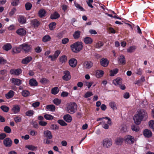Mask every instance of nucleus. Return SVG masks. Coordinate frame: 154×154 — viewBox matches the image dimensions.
Masks as SVG:
<instances>
[{"label":"nucleus","instance_id":"nucleus-1","mask_svg":"<svg viewBox=\"0 0 154 154\" xmlns=\"http://www.w3.org/2000/svg\"><path fill=\"white\" fill-rule=\"evenodd\" d=\"M148 117L147 114L143 110L138 111L136 114L133 117L134 122L137 125H139L143 118L146 119Z\"/></svg>","mask_w":154,"mask_h":154},{"label":"nucleus","instance_id":"nucleus-2","mask_svg":"<svg viewBox=\"0 0 154 154\" xmlns=\"http://www.w3.org/2000/svg\"><path fill=\"white\" fill-rule=\"evenodd\" d=\"M77 108V106L75 103L70 102L66 104L65 110L67 113L73 114L76 111Z\"/></svg>","mask_w":154,"mask_h":154},{"label":"nucleus","instance_id":"nucleus-3","mask_svg":"<svg viewBox=\"0 0 154 154\" xmlns=\"http://www.w3.org/2000/svg\"><path fill=\"white\" fill-rule=\"evenodd\" d=\"M83 47V44L79 42H76L70 45L72 51L75 53L80 51L82 49Z\"/></svg>","mask_w":154,"mask_h":154},{"label":"nucleus","instance_id":"nucleus-4","mask_svg":"<svg viewBox=\"0 0 154 154\" xmlns=\"http://www.w3.org/2000/svg\"><path fill=\"white\" fill-rule=\"evenodd\" d=\"M100 124L101 125L103 128L106 129H108L109 126L112 125V122L110 118L106 117L104 118V119L102 121L100 122Z\"/></svg>","mask_w":154,"mask_h":154},{"label":"nucleus","instance_id":"nucleus-5","mask_svg":"<svg viewBox=\"0 0 154 154\" xmlns=\"http://www.w3.org/2000/svg\"><path fill=\"white\" fill-rule=\"evenodd\" d=\"M101 143L104 148H108L111 147L112 144V142L111 139L106 138L102 140Z\"/></svg>","mask_w":154,"mask_h":154},{"label":"nucleus","instance_id":"nucleus-6","mask_svg":"<svg viewBox=\"0 0 154 154\" xmlns=\"http://www.w3.org/2000/svg\"><path fill=\"white\" fill-rule=\"evenodd\" d=\"M124 140L125 143L128 144H133L135 141L134 138L130 135L125 136L124 138Z\"/></svg>","mask_w":154,"mask_h":154},{"label":"nucleus","instance_id":"nucleus-7","mask_svg":"<svg viewBox=\"0 0 154 154\" xmlns=\"http://www.w3.org/2000/svg\"><path fill=\"white\" fill-rule=\"evenodd\" d=\"M21 47L22 48V49L25 53H27L29 51L31 50L32 48L30 45H28L26 43L21 45Z\"/></svg>","mask_w":154,"mask_h":154},{"label":"nucleus","instance_id":"nucleus-8","mask_svg":"<svg viewBox=\"0 0 154 154\" xmlns=\"http://www.w3.org/2000/svg\"><path fill=\"white\" fill-rule=\"evenodd\" d=\"M16 32L17 34L21 36L25 35L26 33V30L24 28H19L16 30Z\"/></svg>","mask_w":154,"mask_h":154},{"label":"nucleus","instance_id":"nucleus-9","mask_svg":"<svg viewBox=\"0 0 154 154\" xmlns=\"http://www.w3.org/2000/svg\"><path fill=\"white\" fill-rule=\"evenodd\" d=\"M64 75L63 76V79L66 81L69 80L71 78V76L69 72L68 71H65L63 72Z\"/></svg>","mask_w":154,"mask_h":154},{"label":"nucleus","instance_id":"nucleus-10","mask_svg":"<svg viewBox=\"0 0 154 154\" xmlns=\"http://www.w3.org/2000/svg\"><path fill=\"white\" fill-rule=\"evenodd\" d=\"M118 61L119 63L121 65H124L126 63L125 57L123 55H121L118 57Z\"/></svg>","mask_w":154,"mask_h":154},{"label":"nucleus","instance_id":"nucleus-11","mask_svg":"<svg viewBox=\"0 0 154 154\" xmlns=\"http://www.w3.org/2000/svg\"><path fill=\"white\" fill-rule=\"evenodd\" d=\"M124 139L121 137L116 138L115 140L114 143L117 146L121 145L123 143Z\"/></svg>","mask_w":154,"mask_h":154},{"label":"nucleus","instance_id":"nucleus-12","mask_svg":"<svg viewBox=\"0 0 154 154\" xmlns=\"http://www.w3.org/2000/svg\"><path fill=\"white\" fill-rule=\"evenodd\" d=\"M11 81L14 84L17 86H19L22 83V81L18 79L12 78Z\"/></svg>","mask_w":154,"mask_h":154},{"label":"nucleus","instance_id":"nucleus-13","mask_svg":"<svg viewBox=\"0 0 154 154\" xmlns=\"http://www.w3.org/2000/svg\"><path fill=\"white\" fill-rule=\"evenodd\" d=\"M69 63L71 67H75L77 65V61L75 59L72 58L69 60Z\"/></svg>","mask_w":154,"mask_h":154},{"label":"nucleus","instance_id":"nucleus-14","mask_svg":"<svg viewBox=\"0 0 154 154\" xmlns=\"http://www.w3.org/2000/svg\"><path fill=\"white\" fill-rule=\"evenodd\" d=\"M44 137L48 139H51L53 137L52 135L51 132L49 130H46L44 131Z\"/></svg>","mask_w":154,"mask_h":154},{"label":"nucleus","instance_id":"nucleus-15","mask_svg":"<svg viewBox=\"0 0 154 154\" xmlns=\"http://www.w3.org/2000/svg\"><path fill=\"white\" fill-rule=\"evenodd\" d=\"M4 144L6 146L9 147L11 145L12 141L10 139L6 138L4 140Z\"/></svg>","mask_w":154,"mask_h":154},{"label":"nucleus","instance_id":"nucleus-16","mask_svg":"<svg viewBox=\"0 0 154 154\" xmlns=\"http://www.w3.org/2000/svg\"><path fill=\"white\" fill-rule=\"evenodd\" d=\"M22 70L20 69H12L10 70V73L11 74H14L16 75H18L22 72Z\"/></svg>","mask_w":154,"mask_h":154},{"label":"nucleus","instance_id":"nucleus-17","mask_svg":"<svg viewBox=\"0 0 154 154\" xmlns=\"http://www.w3.org/2000/svg\"><path fill=\"white\" fill-rule=\"evenodd\" d=\"M20 106L18 105H14L13 106L12 108V111L14 114L18 113L20 111Z\"/></svg>","mask_w":154,"mask_h":154},{"label":"nucleus","instance_id":"nucleus-18","mask_svg":"<svg viewBox=\"0 0 154 154\" xmlns=\"http://www.w3.org/2000/svg\"><path fill=\"white\" fill-rule=\"evenodd\" d=\"M83 66L85 68L89 69L93 66V63L91 61H86L84 62Z\"/></svg>","mask_w":154,"mask_h":154},{"label":"nucleus","instance_id":"nucleus-19","mask_svg":"<svg viewBox=\"0 0 154 154\" xmlns=\"http://www.w3.org/2000/svg\"><path fill=\"white\" fill-rule=\"evenodd\" d=\"M22 49V48L21 47V45H20L19 47H14L13 48L12 52L13 54L19 53L20 52Z\"/></svg>","mask_w":154,"mask_h":154},{"label":"nucleus","instance_id":"nucleus-20","mask_svg":"<svg viewBox=\"0 0 154 154\" xmlns=\"http://www.w3.org/2000/svg\"><path fill=\"white\" fill-rule=\"evenodd\" d=\"M122 80L120 78H117L116 79H115L113 81V84L114 85L118 86L122 84Z\"/></svg>","mask_w":154,"mask_h":154},{"label":"nucleus","instance_id":"nucleus-21","mask_svg":"<svg viewBox=\"0 0 154 154\" xmlns=\"http://www.w3.org/2000/svg\"><path fill=\"white\" fill-rule=\"evenodd\" d=\"M143 134L145 137H150L152 136L151 132L148 129H146L144 131Z\"/></svg>","mask_w":154,"mask_h":154},{"label":"nucleus","instance_id":"nucleus-22","mask_svg":"<svg viewBox=\"0 0 154 154\" xmlns=\"http://www.w3.org/2000/svg\"><path fill=\"white\" fill-rule=\"evenodd\" d=\"M32 57L30 56H28L22 60V63L23 64H26L29 63L32 60Z\"/></svg>","mask_w":154,"mask_h":154},{"label":"nucleus","instance_id":"nucleus-23","mask_svg":"<svg viewBox=\"0 0 154 154\" xmlns=\"http://www.w3.org/2000/svg\"><path fill=\"white\" fill-rule=\"evenodd\" d=\"M18 20L20 23L23 24L26 23V19L23 16H19L18 18Z\"/></svg>","mask_w":154,"mask_h":154},{"label":"nucleus","instance_id":"nucleus-24","mask_svg":"<svg viewBox=\"0 0 154 154\" xmlns=\"http://www.w3.org/2000/svg\"><path fill=\"white\" fill-rule=\"evenodd\" d=\"M63 118L64 120L67 122H71L72 120V116L68 114L64 115Z\"/></svg>","mask_w":154,"mask_h":154},{"label":"nucleus","instance_id":"nucleus-25","mask_svg":"<svg viewBox=\"0 0 154 154\" xmlns=\"http://www.w3.org/2000/svg\"><path fill=\"white\" fill-rule=\"evenodd\" d=\"M31 24L34 27H37L39 26L40 23L37 19H34L31 21Z\"/></svg>","mask_w":154,"mask_h":154},{"label":"nucleus","instance_id":"nucleus-26","mask_svg":"<svg viewBox=\"0 0 154 154\" xmlns=\"http://www.w3.org/2000/svg\"><path fill=\"white\" fill-rule=\"evenodd\" d=\"M26 148H27L29 150L32 151H36L38 149V147L32 145H28L26 146Z\"/></svg>","mask_w":154,"mask_h":154},{"label":"nucleus","instance_id":"nucleus-27","mask_svg":"<svg viewBox=\"0 0 154 154\" xmlns=\"http://www.w3.org/2000/svg\"><path fill=\"white\" fill-rule=\"evenodd\" d=\"M46 12L44 9H41L39 11L38 14L40 17L42 18L46 15Z\"/></svg>","mask_w":154,"mask_h":154},{"label":"nucleus","instance_id":"nucleus-28","mask_svg":"<svg viewBox=\"0 0 154 154\" xmlns=\"http://www.w3.org/2000/svg\"><path fill=\"white\" fill-rule=\"evenodd\" d=\"M101 65L104 67L107 66L109 63L108 60L106 59H102L100 61Z\"/></svg>","mask_w":154,"mask_h":154},{"label":"nucleus","instance_id":"nucleus-29","mask_svg":"<svg viewBox=\"0 0 154 154\" xmlns=\"http://www.w3.org/2000/svg\"><path fill=\"white\" fill-rule=\"evenodd\" d=\"M46 109L47 110L54 112L55 110V107L53 105H49L46 106Z\"/></svg>","mask_w":154,"mask_h":154},{"label":"nucleus","instance_id":"nucleus-30","mask_svg":"<svg viewBox=\"0 0 154 154\" xmlns=\"http://www.w3.org/2000/svg\"><path fill=\"white\" fill-rule=\"evenodd\" d=\"M84 41L85 44H90L93 42L92 39L89 37H86L84 39Z\"/></svg>","mask_w":154,"mask_h":154},{"label":"nucleus","instance_id":"nucleus-31","mask_svg":"<svg viewBox=\"0 0 154 154\" xmlns=\"http://www.w3.org/2000/svg\"><path fill=\"white\" fill-rule=\"evenodd\" d=\"M109 105L110 107L113 110H117V108L116 106V103L114 101H112L110 102Z\"/></svg>","mask_w":154,"mask_h":154},{"label":"nucleus","instance_id":"nucleus-32","mask_svg":"<svg viewBox=\"0 0 154 154\" xmlns=\"http://www.w3.org/2000/svg\"><path fill=\"white\" fill-rule=\"evenodd\" d=\"M60 16V15L57 12H55L51 15L50 18L52 19H56L58 18Z\"/></svg>","mask_w":154,"mask_h":154},{"label":"nucleus","instance_id":"nucleus-33","mask_svg":"<svg viewBox=\"0 0 154 154\" xmlns=\"http://www.w3.org/2000/svg\"><path fill=\"white\" fill-rule=\"evenodd\" d=\"M14 95V92L12 90L10 91L5 95L7 99H10L12 98Z\"/></svg>","mask_w":154,"mask_h":154},{"label":"nucleus","instance_id":"nucleus-34","mask_svg":"<svg viewBox=\"0 0 154 154\" xmlns=\"http://www.w3.org/2000/svg\"><path fill=\"white\" fill-rule=\"evenodd\" d=\"M67 61V57L65 55H63L59 58V61L62 63H65Z\"/></svg>","mask_w":154,"mask_h":154},{"label":"nucleus","instance_id":"nucleus-35","mask_svg":"<svg viewBox=\"0 0 154 154\" xmlns=\"http://www.w3.org/2000/svg\"><path fill=\"white\" fill-rule=\"evenodd\" d=\"M104 73V72L101 70H97L96 72V76L97 78L101 77L103 76Z\"/></svg>","mask_w":154,"mask_h":154},{"label":"nucleus","instance_id":"nucleus-36","mask_svg":"<svg viewBox=\"0 0 154 154\" xmlns=\"http://www.w3.org/2000/svg\"><path fill=\"white\" fill-rule=\"evenodd\" d=\"M12 48V46L9 43H7L4 45L3 47V49L8 51L10 50Z\"/></svg>","mask_w":154,"mask_h":154},{"label":"nucleus","instance_id":"nucleus-37","mask_svg":"<svg viewBox=\"0 0 154 154\" xmlns=\"http://www.w3.org/2000/svg\"><path fill=\"white\" fill-rule=\"evenodd\" d=\"M29 84L31 86H35L38 85L37 82L36 80L34 79H31L29 81Z\"/></svg>","mask_w":154,"mask_h":154},{"label":"nucleus","instance_id":"nucleus-38","mask_svg":"<svg viewBox=\"0 0 154 154\" xmlns=\"http://www.w3.org/2000/svg\"><path fill=\"white\" fill-rule=\"evenodd\" d=\"M59 89L57 87H55L52 89L51 93L54 95H56L58 93Z\"/></svg>","mask_w":154,"mask_h":154},{"label":"nucleus","instance_id":"nucleus-39","mask_svg":"<svg viewBox=\"0 0 154 154\" xmlns=\"http://www.w3.org/2000/svg\"><path fill=\"white\" fill-rule=\"evenodd\" d=\"M45 118L47 120H52L54 119V116L49 114H45L44 116Z\"/></svg>","mask_w":154,"mask_h":154},{"label":"nucleus","instance_id":"nucleus-40","mask_svg":"<svg viewBox=\"0 0 154 154\" xmlns=\"http://www.w3.org/2000/svg\"><path fill=\"white\" fill-rule=\"evenodd\" d=\"M136 49V47L135 46H131L128 49L127 51V52L128 53H132V52H133L135 51Z\"/></svg>","mask_w":154,"mask_h":154},{"label":"nucleus","instance_id":"nucleus-41","mask_svg":"<svg viewBox=\"0 0 154 154\" xmlns=\"http://www.w3.org/2000/svg\"><path fill=\"white\" fill-rule=\"evenodd\" d=\"M118 72V69H115L113 70L110 71V75L111 76H113L117 74Z\"/></svg>","mask_w":154,"mask_h":154},{"label":"nucleus","instance_id":"nucleus-42","mask_svg":"<svg viewBox=\"0 0 154 154\" xmlns=\"http://www.w3.org/2000/svg\"><path fill=\"white\" fill-rule=\"evenodd\" d=\"M25 7L26 10H29L32 8V5L29 2H27L25 4Z\"/></svg>","mask_w":154,"mask_h":154},{"label":"nucleus","instance_id":"nucleus-43","mask_svg":"<svg viewBox=\"0 0 154 154\" xmlns=\"http://www.w3.org/2000/svg\"><path fill=\"white\" fill-rule=\"evenodd\" d=\"M22 94L23 97H26L29 96L30 93L28 91L26 90H24L22 91Z\"/></svg>","mask_w":154,"mask_h":154},{"label":"nucleus","instance_id":"nucleus-44","mask_svg":"<svg viewBox=\"0 0 154 154\" xmlns=\"http://www.w3.org/2000/svg\"><path fill=\"white\" fill-rule=\"evenodd\" d=\"M103 45V43L100 41L96 43L95 44V47L97 48H100Z\"/></svg>","mask_w":154,"mask_h":154},{"label":"nucleus","instance_id":"nucleus-45","mask_svg":"<svg viewBox=\"0 0 154 154\" xmlns=\"http://www.w3.org/2000/svg\"><path fill=\"white\" fill-rule=\"evenodd\" d=\"M61 101L60 99L57 98L54 99L53 101L54 103L57 105H58L60 104Z\"/></svg>","mask_w":154,"mask_h":154},{"label":"nucleus","instance_id":"nucleus-46","mask_svg":"<svg viewBox=\"0 0 154 154\" xmlns=\"http://www.w3.org/2000/svg\"><path fill=\"white\" fill-rule=\"evenodd\" d=\"M80 35V32L79 31H77L74 32L73 34V37L75 39H76L79 37Z\"/></svg>","mask_w":154,"mask_h":154},{"label":"nucleus","instance_id":"nucleus-47","mask_svg":"<svg viewBox=\"0 0 154 154\" xmlns=\"http://www.w3.org/2000/svg\"><path fill=\"white\" fill-rule=\"evenodd\" d=\"M14 120L16 123H17L21 121V118L19 116H17L14 118Z\"/></svg>","mask_w":154,"mask_h":154},{"label":"nucleus","instance_id":"nucleus-48","mask_svg":"<svg viewBox=\"0 0 154 154\" xmlns=\"http://www.w3.org/2000/svg\"><path fill=\"white\" fill-rule=\"evenodd\" d=\"M56 23L55 22H52L49 24V27L51 30H53L55 28Z\"/></svg>","mask_w":154,"mask_h":154},{"label":"nucleus","instance_id":"nucleus-49","mask_svg":"<svg viewBox=\"0 0 154 154\" xmlns=\"http://www.w3.org/2000/svg\"><path fill=\"white\" fill-rule=\"evenodd\" d=\"M51 38L48 35H46L43 37L42 40L44 42H47L50 40Z\"/></svg>","mask_w":154,"mask_h":154},{"label":"nucleus","instance_id":"nucleus-50","mask_svg":"<svg viewBox=\"0 0 154 154\" xmlns=\"http://www.w3.org/2000/svg\"><path fill=\"white\" fill-rule=\"evenodd\" d=\"M149 127L154 131V120H151L149 122Z\"/></svg>","mask_w":154,"mask_h":154},{"label":"nucleus","instance_id":"nucleus-51","mask_svg":"<svg viewBox=\"0 0 154 154\" xmlns=\"http://www.w3.org/2000/svg\"><path fill=\"white\" fill-rule=\"evenodd\" d=\"M19 3V0H12L11 4L14 6L17 5Z\"/></svg>","mask_w":154,"mask_h":154},{"label":"nucleus","instance_id":"nucleus-52","mask_svg":"<svg viewBox=\"0 0 154 154\" xmlns=\"http://www.w3.org/2000/svg\"><path fill=\"white\" fill-rule=\"evenodd\" d=\"M93 83L94 82H89L86 81L84 82V85L87 86L88 88H89Z\"/></svg>","mask_w":154,"mask_h":154},{"label":"nucleus","instance_id":"nucleus-53","mask_svg":"<svg viewBox=\"0 0 154 154\" xmlns=\"http://www.w3.org/2000/svg\"><path fill=\"white\" fill-rule=\"evenodd\" d=\"M34 112L32 110H29L27 111L26 113V116H31L34 113Z\"/></svg>","mask_w":154,"mask_h":154},{"label":"nucleus","instance_id":"nucleus-54","mask_svg":"<svg viewBox=\"0 0 154 154\" xmlns=\"http://www.w3.org/2000/svg\"><path fill=\"white\" fill-rule=\"evenodd\" d=\"M1 109L4 112H7L9 110V108L6 106H2L1 107Z\"/></svg>","mask_w":154,"mask_h":154},{"label":"nucleus","instance_id":"nucleus-55","mask_svg":"<svg viewBox=\"0 0 154 154\" xmlns=\"http://www.w3.org/2000/svg\"><path fill=\"white\" fill-rule=\"evenodd\" d=\"M60 125L63 126H66L67 124L63 120H59L57 122Z\"/></svg>","mask_w":154,"mask_h":154},{"label":"nucleus","instance_id":"nucleus-56","mask_svg":"<svg viewBox=\"0 0 154 154\" xmlns=\"http://www.w3.org/2000/svg\"><path fill=\"white\" fill-rule=\"evenodd\" d=\"M4 131L8 133H10L11 131V128L7 126H6L4 128Z\"/></svg>","mask_w":154,"mask_h":154},{"label":"nucleus","instance_id":"nucleus-57","mask_svg":"<svg viewBox=\"0 0 154 154\" xmlns=\"http://www.w3.org/2000/svg\"><path fill=\"white\" fill-rule=\"evenodd\" d=\"M75 6L81 11H84L83 8L77 3H75Z\"/></svg>","mask_w":154,"mask_h":154},{"label":"nucleus","instance_id":"nucleus-58","mask_svg":"<svg viewBox=\"0 0 154 154\" xmlns=\"http://www.w3.org/2000/svg\"><path fill=\"white\" fill-rule=\"evenodd\" d=\"M60 53V51L59 50H57L55 52L54 55V58L56 59Z\"/></svg>","mask_w":154,"mask_h":154},{"label":"nucleus","instance_id":"nucleus-59","mask_svg":"<svg viewBox=\"0 0 154 154\" xmlns=\"http://www.w3.org/2000/svg\"><path fill=\"white\" fill-rule=\"evenodd\" d=\"M131 128L132 131L136 132L138 131H139V128L138 127L135 126L134 125H132L131 126Z\"/></svg>","mask_w":154,"mask_h":154},{"label":"nucleus","instance_id":"nucleus-60","mask_svg":"<svg viewBox=\"0 0 154 154\" xmlns=\"http://www.w3.org/2000/svg\"><path fill=\"white\" fill-rule=\"evenodd\" d=\"M93 95L92 92L90 91L87 92L85 95L84 97L87 98Z\"/></svg>","mask_w":154,"mask_h":154},{"label":"nucleus","instance_id":"nucleus-61","mask_svg":"<svg viewBox=\"0 0 154 154\" xmlns=\"http://www.w3.org/2000/svg\"><path fill=\"white\" fill-rule=\"evenodd\" d=\"M142 70L140 68H137L136 72V73L138 75H141L142 73Z\"/></svg>","mask_w":154,"mask_h":154},{"label":"nucleus","instance_id":"nucleus-62","mask_svg":"<svg viewBox=\"0 0 154 154\" xmlns=\"http://www.w3.org/2000/svg\"><path fill=\"white\" fill-rule=\"evenodd\" d=\"M51 128L52 130H55L59 129V127L56 125L52 124L51 125Z\"/></svg>","mask_w":154,"mask_h":154},{"label":"nucleus","instance_id":"nucleus-63","mask_svg":"<svg viewBox=\"0 0 154 154\" xmlns=\"http://www.w3.org/2000/svg\"><path fill=\"white\" fill-rule=\"evenodd\" d=\"M48 81V80L45 78H43L40 81L41 83L44 84L47 83Z\"/></svg>","mask_w":154,"mask_h":154},{"label":"nucleus","instance_id":"nucleus-64","mask_svg":"<svg viewBox=\"0 0 154 154\" xmlns=\"http://www.w3.org/2000/svg\"><path fill=\"white\" fill-rule=\"evenodd\" d=\"M15 26L13 24L10 25L8 28L9 30H14L15 29Z\"/></svg>","mask_w":154,"mask_h":154}]
</instances>
